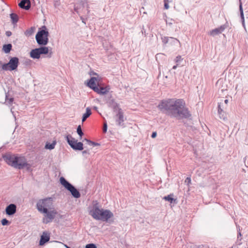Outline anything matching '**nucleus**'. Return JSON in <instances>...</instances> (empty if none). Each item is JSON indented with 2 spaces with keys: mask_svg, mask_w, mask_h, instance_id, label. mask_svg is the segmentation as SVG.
<instances>
[{
  "mask_svg": "<svg viewBox=\"0 0 248 248\" xmlns=\"http://www.w3.org/2000/svg\"><path fill=\"white\" fill-rule=\"evenodd\" d=\"M103 130V132L104 133H106L107 132V124L106 122L104 123V124Z\"/></svg>",
  "mask_w": 248,
  "mask_h": 248,
  "instance_id": "nucleus-34",
  "label": "nucleus"
},
{
  "mask_svg": "<svg viewBox=\"0 0 248 248\" xmlns=\"http://www.w3.org/2000/svg\"><path fill=\"white\" fill-rule=\"evenodd\" d=\"M164 8L166 9L169 8V0H164Z\"/></svg>",
  "mask_w": 248,
  "mask_h": 248,
  "instance_id": "nucleus-30",
  "label": "nucleus"
},
{
  "mask_svg": "<svg viewBox=\"0 0 248 248\" xmlns=\"http://www.w3.org/2000/svg\"><path fill=\"white\" fill-rule=\"evenodd\" d=\"M186 182H187V183L189 184V183H191V179L189 177H187L186 180Z\"/></svg>",
  "mask_w": 248,
  "mask_h": 248,
  "instance_id": "nucleus-39",
  "label": "nucleus"
},
{
  "mask_svg": "<svg viewBox=\"0 0 248 248\" xmlns=\"http://www.w3.org/2000/svg\"><path fill=\"white\" fill-rule=\"evenodd\" d=\"M50 236L47 232H44L41 236V239L39 242L40 246L44 245L46 242L49 240Z\"/></svg>",
  "mask_w": 248,
  "mask_h": 248,
  "instance_id": "nucleus-14",
  "label": "nucleus"
},
{
  "mask_svg": "<svg viewBox=\"0 0 248 248\" xmlns=\"http://www.w3.org/2000/svg\"><path fill=\"white\" fill-rule=\"evenodd\" d=\"M16 211V206L15 204L11 203L8 205L5 209L7 215L12 216L15 214Z\"/></svg>",
  "mask_w": 248,
  "mask_h": 248,
  "instance_id": "nucleus-11",
  "label": "nucleus"
},
{
  "mask_svg": "<svg viewBox=\"0 0 248 248\" xmlns=\"http://www.w3.org/2000/svg\"><path fill=\"white\" fill-rule=\"evenodd\" d=\"M74 9H75V11L77 13H78V7H75Z\"/></svg>",
  "mask_w": 248,
  "mask_h": 248,
  "instance_id": "nucleus-41",
  "label": "nucleus"
},
{
  "mask_svg": "<svg viewBox=\"0 0 248 248\" xmlns=\"http://www.w3.org/2000/svg\"><path fill=\"white\" fill-rule=\"evenodd\" d=\"M224 102L225 104H227L228 103V99L225 100Z\"/></svg>",
  "mask_w": 248,
  "mask_h": 248,
  "instance_id": "nucleus-43",
  "label": "nucleus"
},
{
  "mask_svg": "<svg viewBox=\"0 0 248 248\" xmlns=\"http://www.w3.org/2000/svg\"><path fill=\"white\" fill-rule=\"evenodd\" d=\"M89 213L94 219L105 222H108L113 217L110 210L100 208L96 201L93 202V205L89 207Z\"/></svg>",
  "mask_w": 248,
  "mask_h": 248,
  "instance_id": "nucleus-3",
  "label": "nucleus"
},
{
  "mask_svg": "<svg viewBox=\"0 0 248 248\" xmlns=\"http://www.w3.org/2000/svg\"><path fill=\"white\" fill-rule=\"evenodd\" d=\"M18 64V58L17 57H13L10 60L8 63H4L2 65V69L5 71H13L17 68Z\"/></svg>",
  "mask_w": 248,
  "mask_h": 248,
  "instance_id": "nucleus-8",
  "label": "nucleus"
},
{
  "mask_svg": "<svg viewBox=\"0 0 248 248\" xmlns=\"http://www.w3.org/2000/svg\"><path fill=\"white\" fill-rule=\"evenodd\" d=\"M83 143L81 142H78L77 141L76 142L74 145H71V147L75 150H82L83 148Z\"/></svg>",
  "mask_w": 248,
  "mask_h": 248,
  "instance_id": "nucleus-19",
  "label": "nucleus"
},
{
  "mask_svg": "<svg viewBox=\"0 0 248 248\" xmlns=\"http://www.w3.org/2000/svg\"><path fill=\"white\" fill-rule=\"evenodd\" d=\"M239 10H240V16H241L242 22L243 25L244 26V25H245L244 16V13H243L242 5L241 3H240Z\"/></svg>",
  "mask_w": 248,
  "mask_h": 248,
  "instance_id": "nucleus-23",
  "label": "nucleus"
},
{
  "mask_svg": "<svg viewBox=\"0 0 248 248\" xmlns=\"http://www.w3.org/2000/svg\"><path fill=\"white\" fill-rule=\"evenodd\" d=\"M12 46L11 44L4 45L3 46L2 50L5 53H8L12 49Z\"/></svg>",
  "mask_w": 248,
  "mask_h": 248,
  "instance_id": "nucleus-21",
  "label": "nucleus"
},
{
  "mask_svg": "<svg viewBox=\"0 0 248 248\" xmlns=\"http://www.w3.org/2000/svg\"><path fill=\"white\" fill-rule=\"evenodd\" d=\"M86 248H96V247L93 244H90L86 246Z\"/></svg>",
  "mask_w": 248,
  "mask_h": 248,
  "instance_id": "nucleus-32",
  "label": "nucleus"
},
{
  "mask_svg": "<svg viewBox=\"0 0 248 248\" xmlns=\"http://www.w3.org/2000/svg\"><path fill=\"white\" fill-rule=\"evenodd\" d=\"M171 196V195H169L167 196L164 197L163 199L165 201L170 202V203H172L173 201H174L175 200L172 198Z\"/></svg>",
  "mask_w": 248,
  "mask_h": 248,
  "instance_id": "nucleus-25",
  "label": "nucleus"
},
{
  "mask_svg": "<svg viewBox=\"0 0 248 248\" xmlns=\"http://www.w3.org/2000/svg\"><path fill=\"white\" fill-rule=\"evenodd\" d=\"M60 183L65 189L69 191L72 195L75 198H79L80 197L79 192L70 183H69L65 179L61 177L60 179Z\"/></svg>",
  "mask_w": 248,
  "mask_h": 248,
  "instance_id": "nucleus-6",
  "label": "nucleus"
},
{
  "mask_svg": "<svg viewBox=\"0 0 248 248\" xmlns=\"http://www.w3.org/2000/svg\"><path fill=\"white\" fill-rule=\"evenodd\" d=\"M11 112H13V111H12V108H11Z\"/></svg>",
  "mask_w": 248,
  "mask_h": 248,
  "instance_id": "nucleus-47",
  "label": "nucleus"
},
{
  "mask_svg": "<svg viewBox=\"0 0 248 248\" xmlns=\"http://www.w3.org/2000/svg\"><path fill=\"white\" fill-rule=\"evenodd\" d=\"M92 114L91 109L88 107L86 108V112L83 114L82 119V122H84Z\"/></svg>",
  "mask_w": 248,
  "mask_h": 248,
  "instance_id": "nucleus-17",
  "label": "nucleus"
},
{
  "mask_svg": "<svg viewBox=\"0 0 248 248\" xmlns=\"http://www.w3.org/2000/svg\"><path fill=\"white\" fill-rule=\"evenodd\" d=\"M185 106V103L183 99H168L162 100L157 107L167 115L180 119L190 116L189 112Z\"/></svg>",
  "mask_w": 248,
  "mask_h": 248,
  "instance_id": "nucleus-1",
  "label": "nucleus"
},
{
  "mask_svg": "<svg viewBox=\"0 0 248 248\" xmlns=\"http://www.w3.org/2000/svg\"><path fill=\"white\" fill-rule=\"evenodd\" d=\"M93 108L94 110H97V108H97V107H94Z\"/></svg>",
  "mask_w": 248,
  "mask_h": 248,
  "instance_id": "nucleus-44",
  "label": "nucleus"
},
{
  "mask_svg": "<svg viewBox=\"0 0 248 248\" xmlns=\"http://www.w3.org/2000/svg\"><path fill=\"white\" fill-rule=\"evenodd\" d=\"M49 33L45 26L42 27V29L39 31L35 36L37 43L40 46H46L48 42Z\"/></svg>",
  "mask_w": 248,
  "mask_h": 248,
  "instance_id": "nucleus-5",
  "label": "nucleus"
},
{
  "mask_svg": "<svg viewBox=\"0 0 248 248\" xmlns=\"http://www.w3.org/2000/svg\"><path fill=\"white\" fill-rule=\"evenodd\" d=\"M97 82V78L95 77H92L89 80V82L87 83V85L91 89H93V91L97 90V86L96 85V82Z\"/></svg>",
  "mask_w": 248,
  "mask_h": 248,
  "instance_id": "nucleus-12",
  "label": "nucleus"
},
{
  "mask_svg": "<svg viewBox=\"0 0 248 248\" xmlns=\"http://www.w3.org/2000/svg\"><path fill=\"white\" fill-rule=\"evenodd\" d=\"M156 137V132H153L152 135H151V137L152 138H155Z\"/></svg>",
  "mask_w": 248,
  "mask_h": 248,
  "instance_id": "nucleus-37",
  "label": "nucleus"
},
{
  "mask_svg": "<svg viewBox=\"0 0 248 248\" xmlns=\"http://www.w3.org/2000/svg\"><path fill=\"white\" fill-rule=\"evenodd\" d=\"M169 37H164L162 38V42L164 44H167L169 41Z\"/></svg>",
  "mask_w": 248,
  "mask_h": 248,
  "instance_id": "nucleus-33",
  "label": "nucleus"
},
{
  "mask_svg": "<svg viewBox=\"0 0 248 248\" xmlns=\"http://www.w3.org/2000/svg\"><path fill=\"white\" fill-rule=\"evenodd\" d=\"M178 65V64H177L176 65H174V66H173V67H172V69H175L177 68V67Z\"/></svg>",
  "mask_w": 248,
  "mask_h": 248,
  "instance_id": "nucleus-42",
  "label": "nucleus"
},
{
  "mask_svg": "<svg viewBox=\"0 0 248 248\" xmlns=\"http://www.w3.org/2000/svg\"><path fill=\"white\" fill-rule=\"evenodd\" d=\"M54 6L55 8L58 7L60 4V0H53Z\"/></svg>",
  "mask_w": 248,
  "mask_h": 248,
  "instance_id": "nucleus-28",
  "label": "nucleus"
},
{
  "mask_svg": "<svg viewBox=\"0 0 248 248\" xmlns=\"http://www.w3.org/2000/svg\"><path fill=\"white\" fill-rule=\"evenodd\" d=\"M117 113L116 115V122L117 124L120 126L124 127V113L121 108H118L117 111Z\"/></svg>",
  "mask_w": 248,
  "mask_h": 248,
  "instance_id": "nucleus-9",
  "label": "nucleus"
},
{
  "mask_svg": "<svg viewBox=\"0 0 248 248\" xmlns=\"http://www.w3.org/2000/svg\"><path fill=\"white\" fill-rule=\"evenodd\" d=\"M10 18L13 24H16L18 20V16L15 13L10 14Z\"/></svg>",
  "mask_w": 248,
  "mask_h": 248,
  "instance_id": "nucleus-20",
  "label": "nucleus"
},
{
  "mask_svg": "<svg viewBox=\"0 0 248 248\" xmlns=\"http://www.w3.org/2000/svg\"><path fill=\"white\" fill-rule=\"evenodd\" d=\"M19 6L25 10H29L31 7V2L30 0H22L18 4Z\"/></svg>",
  "mask_w": 248,
  "mask_h": 248,
  "instance_id": "nucleus-15",
  "label": "nucleus"
},
{
  "mask_svg": "<svg viewBox=\"0 0 248 248\" xmlns=\"http://www.w3.org/2000/svg\"><path fill=\"white\" fill-rule=\"evenodd\" d=\"M38 211L44 214L43 222L47 224L51 222L57 214V212L54 208L53 201L51 198H46L39 200L36 204Z\"/></svg>",
  "mask_w": 248,
  "mask_h": 248,
  "instance_id": "nucleus-2",
  "label": "nucleus"
},
{
  "mask_svg": "<svg viewBox=\"0 0 248 248\" xmlns=\"http://www.w3.org/2000/svg\"><path fill=\"white\" fill-rule=\"evenodd\" d=\"M239 236H240V237H241V232H239V234H238V237H239Z\"/></svg>",
  "mask_w": 248,
  "mask_h": 248,
  "instance_id": "nucleus-45",
  "label": "nucleus"
},
{
  "mask_svg": "<svg viewBox=\"0 0 248 248\" xmlns=\"http://www.w3.org/2000/svg\"><path fill=\"white\" fill-rule=\"evenodd\" d=\"M82 154H89V152L87 150H85L84 151L82 152Z\"/></svg>",
  "mask_w": 248,
  "mask_h": 248,
  "instance_id": "nucleus-40",
  "label": "nucleus"
},
{
  "mask_svg": "<svg viewBox=\"0 0 248 248\" xmlns=\"http://www.w3.org/2000/svg\"><path fill=\"white\" fill-rule=\"evenodd\" d=\"M87 141L92 145L93 146H96L98 145V144L93 141H90L89 140H87Z\"/></svg>",
  "mask_w": 248,
  "mask_h": 248,
  "instance_id": "nucleus-35",
  "label": "nucleus"
},
{
  "mask_svg": "<svg viewBox=\"0 0 248 248\" xmlns=\"http://www.w3.org/2000/svg\"><path fill=\"white\" fill-rule=\"evenodd\" d=\"M64 246L66 248H70L69 247H68L66 245H64Z\"/></svg>",
  "mask_w": 248,
  "mask_h": 248,
  "instance_id": "nucleus-46",
  "label": "nucleus"
},
{
  "mask_svg": "<svg viewBox=\"0 0 248 248\" xmlns=\"http://www.w3.org/2000/svg\"><path fill=\"white\" fill-rule=\"evenodd\" d=\"M223 109L221 108L220 105H218V114L220 115H221V114L223 112ZM220 118L221 119H223L224 120H225L226 119V118L224 117H223V116H220Z\"/></svg>",
  "mask_w": 248,
  "mask_h": 248,
  "instance_id": "nucleus-26",
  "label": "nucleus"
},
{
  "mask_svg": "<svg viewBox=\"0 0 248 248\" xmlns=\"http://www.w3.org/2000/svg\"><path fill=\"white\" fill-rule=\"evenodd\" d=\"M9 223V221L6 218L2 219L1 220V224L2 225H7Z\"/></svg>",
  "mask_w": 248,
  "mask_h": 248,
  "instance_id": "nucleus-31",
  "label": "nucleus"
},
{
  "mask_svg": "<svg viewBox=\"0 0 248 248\" xmlns=\"http://www.w3.org/2000/svg\"><path fill=\"white\" fill-rule=\"evenodd\" d=\"M171 39H172L173 40V43H175V42H177L180 45H181V43L180 42V41H179V40H178L176 38H172V37H170Z\"/></svg>",
  "mask_w": 248,
  "mask_h": 248,
  "instance_id": "nucleus-36",
  "label": "nucleus"
},
{
  "mask_svg": "<svg viewBox=\"0 0 248 248\" xmlns=\"http://www.w3.org/2000/svg\"><path fill=\"white\" fill-rule=\"evenodd\" d=\"M5 161L9 165L14 168L21 170L26 168L30 170L31 165L28 163L27 159L25 157L11 154H7L3 156Z\"/></svg>",
  "mask_w": 248,
  "mask_h": 248,
  "instance_id": "nucleus-4",
  "label": "nucleus"
},
{
  "mask_svg": "<svg viewBox=\"0 0 248 248\" xmlns=\"http://www.w3.org/2000/svg\"><path fill=\"white\" fill-rule=\"evenodd\" d=\"M182 60L183 59L182 58L181 56L179 55L176 57L175 59V62L177 64H179L182 61Z\"/></svg>",
  "mask_w": 248,
  "mask_h": 248,
  "instance_id": "nucleus-29",
  "label": "nucleus"
},
{
  "mask_svg": "<svg viewBox=\"0 0 248 248\" xmlns=\"http://www.w3.org/2000/svg\"><path fill=\"white\" fill-rule=\"evenodd\" d=\"M66 139L67 140V142L71 147L72 145H74L76 142L77 141V140H75L74 138H72V136L70 135H68L66 136Z\"/></svg>",
  "mask_w": 248,
  "mask_h": 248,
  "instance_id": "nucleus-18",
  "label": "nucleus"
},
{
  "mask_svg": "<svg viewBox=\"0 0 248 248\" xmlns=\"http://www.w3.org/2000/svg\"><path fill=\"white\" fill-rule=\"evenodd\" d=\"M227 27L226 25H223L220 26L219 27L216 28L211 30L208 34L212 36H215L216 35L222 33L225 29Z\"/></svg>",
  "mask_w": 248,
  "mask_h": 248,
  "instance_id": "nucleus-10",
  "label": "nucleus"
},
{
  "mask_svg": "<svg viewBox=\"0 0 248 248\" xmlns=\"http://www.w3.org/2000/svg\"><path fill=\"white\" fill-rule=\"evenodd\" d=\"M6 35L7 36L9 37V36H10L12 35V32L10 31H7L6 32Z\"/></svg>",
  "mask_w": 248,
  "mask_h": 248,
  "instance_id": "nucleus-38",
  "label": "nucleus"
},
{
  "mask_svg": "<svg viewBox=\"0 0 248 248\" xmlns=\"http://www.w3.org/2000/svg\"><path fill=\"white\" fill-rule=\"evenodd\" d=\"M56 144V141L55 140L53 141L51 143H46L45 145V148L47 149L52 150L55 148Z\"/></svg>",
  "mask_w": 248,
  "mask_h": 248,
  "instance_id": "nucleus-22",
  "label": "nucleus"
},
{
  "mask_svg": "<svg viewBox=\"0 0 248 248\" xmlns=\"http://www.w3.org/2000/svg\"><path fill=\"white\" fill-rule=\"evenodd\" d=\"M107 103L110 107L113 108L114 111H118V108H120L118 103L113 99L108 101Z\"/></svg>",
  "mask_w": 248,
  "mask_h": 248,
  "instance_id": "nucleus-16",
  "label": "nucleus"
},
{
  "mask_svg": "<svg viewBox=\"0 0 248 248\" xmlns=\"http://www.w3.org/2000/svg\"><path fill=\"white\" fill-rule=\"evenodd\" d=\"M109 89L110 88L108 86L102 87L98 84L97 90L94 91L100 95H104L109 92Z\"/></svg>",
  "mask_w": 248,
  "mask_h": 248,
  "instance_id": "nucleus-13",
  "label": "nucleus"
},
{
  "mask_svg": "<svg viewBox=\"0 0 248 248\" xmlns=\"http://www.w3.org/2000/svg\"><path fill=\"white\" fill-rule=\"evenodd\" d=\"M49 52L48 47L42 46L39 48L32 49L30 53V57L33 59H39L41 54H46Z\"/></svg>",
  "mask_w": 248,
  "mask_h": 248,
  "instance_id": "nucleus-7",
  "label": "nucleus"
},
{
  "mask_svg": "<svg viewBox=\"0 0 248 248\" xmlns=\"http://www.w3.org/2000/svg\"><path fill=\"white\" fill-rule=\"evenodd\" d=\"M77 133L80 137L83 135V133L82 131L80 125H78L77 128Z\"/></svg>",
  "mask_w": 248,
  "mask_h": 248,
  "instance_id": "nucleus-27",
  "label": "nucleus"
},
{
  "mask_svg": "<svg viewBox=\"0 0 248 248\" xmlns=\"http://www.w3.org/2000/svg\"><path fill=\"white\" fill-rule=\"evenodd\" d=\"M13 101H14V98L11 97L10 98H8V95H7V94H6L5 102L4 104H5L6 105L11 106L13 104Z\"/></svg>",
  "mask_w": 248,
  "mask_h": 248,
  "instance_id": "nucleus-24",
  "label": "nucleus"
}]
</instances>
